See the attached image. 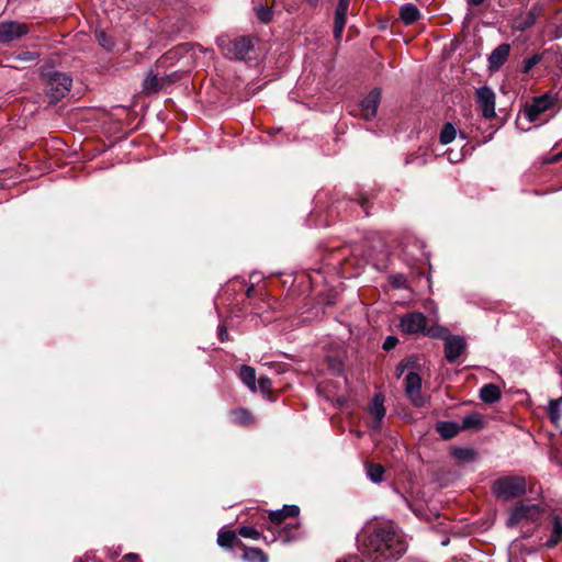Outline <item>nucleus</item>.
Segmentation results:
<instances>
[{"label": "nucleus", "instance_id": "nucleus-34", "mask_svg": "<svg viewBox=\"0 0 562 562\" xmlns=\"http://www.w3.org/2000/svg\"><path fill=\"white\" fill-rule=\"evenodd\" d=\"M542 60V55L535 54L524 61V72L528 74L536 65Z\"/></svg>", "mask_w": 562, "mask_h": 562}, {"label": "nucleus", "instance_id": "nucleus-25", "mask_svg": "<svg viewBox=\"0 0 562 562\" xmlns=\"http://www.w3.org/2000/svg\"><path fill=\"white\" fill-rule=\"evenodd\" d=\"M457 136V130L451 123H446L440 132V143L447 145Z\"/></svg>", "mask_w": 562, "mask_h": 562}, {"label": "nucleus", "instance_id": "nucleus-16", "mask_svg": "<svg viewBox=\"0 0 562 562\" xmlns=\"http://www.w3.org/2000/svg\"><path fill=\"white\" fill-rule=\"evenodd\" d=\"M501 396H502V392H501L499 386L496 384H493V383L485 384L480 390V398L484 403H488V404L495 403V402L499 401Z\"/></svg>", "mask_w": 562, "mask_h": 562}, {"label": "nucleus", "instance_id": "nucleus-43", "mask_svg": "<svg viewBox=\"0 0 562 562\" xmlns=\"http://www.w3.org/2000/svg\"><path fill=\"white\" fill-rule=\"evenodd\" d=\"M127 561L138 562V555L135 553H128L124 557Z\"/></svg>", "mask_w": 562, "mask_h": 562}, {"label": "nucleus", "instance_id": "nucleus-11", "mask_svg": "<svg viewBox=\"0 0 562 562\" xmlns=\"http://www.w3.org/2000/svg\"><path fill=\"white\" fill-rule=\"evenodd\" d=\"M381 93L380 90L373 89L364 97L359 105L360 115L364 120H370L376 115L378 106L380 104Z\"/></svg>", "mask_w": 562, "mask_h": 562}, {"label": "nucleus", "instance_id": "nucleus-22", "mask_svg": "<svg viewBox=\"0 0 562 562\" xmlns=\"http://www.w3.org/2000/svg\"><path fill=\"white\" fill-rule=\"evenodd\" d=\"M243 558L246 562H268V557L257 548H246Z\"/></svg>", "mask_w": 562, "mask_h": 562}, {"label": "nucleus", "instance_id": "nucleus-44", "mask_svg": "<svg viewBox=\"0 0 562 562\" xmlns=\"http://www.w3.org/2000/svg\"><path fill=\"white\" fill-rule=\"evenodd\" d=\"M469 3L473 4V5H479L481 4L484 0H468Z\"/></svg>", "mask_w": 562, "mask_h": 562}, {"label": "nucleus", "instance_id": "nucleus-42", "mask_svg": "<svg viewBox=\"0 0 562 562\" xmlns=\"http://www.w3.org/2000/svg\"><path fill=\"white\" fill-rule=\"evenodd\" d=\"M218 336H220L221 341L227 340V338H228L227 329L225 327H220Z\"/></svg>", "mask_w": 562, "mask_h": 562}, {"label": "nucleus", "instance_id": "nucleus-10", "mask_svg": "<svg viewBox=\"0 0 562 562\" xmlns=\"http://www.w3.org/2000/svg\"><path fill=\"white\" fill-rule=\"evenodd\" d=\"M539 515L540 507L538 505H519L512 510L507 524L513 527L525 519L536 520Z\"/></svg>", "mask_w": 562, "mask_h": 562}, {"label": "nucleus", "instance_id": "nucleus-20", "mask_svg": "<svg viewBox=\"0 0 562 562\" xmlns=\"http://www.w3.org/2000/svg\"><path fill=\"white\" fill-rule=\"evenodd\" d=\"M240 379L250 389V391H257L255 369L248 366H243L240 368Z\"/></svg>", "mask_w": 562, "mask_h": 562}, {"label": "nucleus", "instance_id": "nucleus-32", "mask_svg": "<svg viewBox=\"0 0 562 562\" xmlns=\"http://www.w3.org/2000/svg\"><path fill=\"white\" fill-rule=\"evenodd\" d=\"M296 525L293 524H286L283 526V528L279 531V537L284 542H289L295 538V536L291 532L292 529H295Z\"/></svg>", "mask_w": 562, "mask_h": 562}, {"label": "nucleus", "instance_id": "nucleus-21", "mask_svg": "<svg viewBox=\"0 0 562 562\" xmlns=\"http://www.w3.org/2000/svg\"><path fill=\"white\" fill-rule=\"evenodd\" d=\"M562 540V521L555 517L553 520V527L551 530V536L547 540L546 546L549 548L555 547Z\"/></svg>", "mask_w": 562, "mask_h": 562}, {"label": "nucleus", "instance_id": "nucleus-30", "mask_svg": "<svg viewBox=\"0 0 562 562\" xmlns=\"http://www.w3.org/2000/svg\"><path fill=\"white\" fill-rule=\"evenodd\" d=\"M257 18L262 23H270L273 19V10L270 7L260 5L256 8Z\"/></svg>", "mask_w": 562, "mask_h": 562}, {"label": "nucleus", "instance_id": "nucleus-9", "mask_svg": "<svg viewBox=\"0 0 562 562\" xmlns=\"http://www.w3.org/2000/svg\"><path fill=\"white\" fill-rule=\"evenodd\" d=\"M476 99L479 106L482 110L483 116L492 119L495 116V93L494 91L484 86L476 90Z\"/></svg>", "mask_w": 562, "mask_h": 562}, {"label": "nucleus", "instance_id": "nucleus-40", "mask_svg": "<svg viewBox=\"0 0 562 562\" xmlns=\"http://www.w3.org/2000/svg\"><path fill=\"white\" fill-rule=\"evenodd\" d=\"M19 60L23 61H33L36 58V55L31 52H25L16 56Z\"/></svg>", "mask_w": 562, "mask_h": 562}, {"label": "nucleus", "instance_id": "nucleus-26", "mask_svg": "<svg viewBox=\"0 0 562 562\" xmlns=\"http://www.w3.org/2000/svg\"><path fill=\"white\" fill-rule=\"evenodd\" d=\"M384 469L380 464H368L367 475L373 483H380L383 480Z\"/></svg>", "mask_w": 562, "mask_h": 562}, {"label": "nucleus", "instance_id": "nucleus-24", "mask_svg": "<svg viewBox=\"0 0 562 562\" xmlns=\"http://www.w3.org/2000/svg\"><path fill=\"white\" fill-rule=\"evenodd\" d=\"M232 418L235 424L248 425L251 424L254 418L250 413L244 408H237L232 412Z\"/></svg>", "mask_w": 562, "mask_h": 562}, {"label": "nucleus", "instance_id": "nucleus-45", "mask_svg": "<svg viewBox=\"0 0 562 562\" xmlns=\"http://www.w3.org/2000/svg\"><path fill=\"white\" fill-rule=\"evenodd\" d=\"M311 5L316 7L321 2V0H306Z\"/></svg>", "mask_w": 562, "mask_h": 562}, {"label": "nucleus", "instance_id": "nucleus-15", "mask_svg": "<svg viewBox=\"0 0 562 562\" xmlns=\"http://www.w3.org/2000/svg\"><path fill=\"white\" fill-rule=\"evenodd\" d=\"M300 508L296 505H284L282 509L271 512L269 518L272 524L280 525L288 517H296Z\"/></svg>", "mask_w": 562, "mask_h": 562}, {"label": "nucleus", "instance_id": "nucleus-36", "mask_svg": "<svg viewBox=\"0 0 562 562\" xmlns=\"http://www.w3.org/2000/svg\"><path fill=\"white\" fill-rule=\"evenodd\" d=\"M97 38L101 46H103L105 49H111L113 47V41L106 36V34L103 31L97 32Z\"/></svg>", "mask_w": 562, "mask_h": 562}, {"label": "nucleus", "instance_id": "nucleus-4", "mask_svg": "<svg viewBox=\"0 0 562 562\" xmlns=\"http://www.w3.org/2000/svg\"><path fill=\"white\" fill-rule=\"evenodd\" d=\"M555 102L557 94L547 92L538 98H535L531 104L526 105L524 113L530 122H535L540 117L542 113L553 108Z\"/></svg>", "mask_w": 562, "mask_h": 562}, {"label": "nucleus", "instance_id": "nucleus-29", "mask_svg": "<svg viewBox=\"0 0 562 562\" xmlns=\"http://www.w3.org/2000/svg\"><path fill=\"white\" fill-rule=\"evenodd\" d=\"M452 454L456 459L464 462H470L475 459V452L472 449L457 448L453 449Z\"/></svg>", "mask_w": 562, "mask_h": 562}, {"label": "nucleus", "instance_id": "nucleus-39", "mask_svg": "<svg viewBox=\"0 0 562 562\" xmlns=\"http://www.w3.org/2000/svg\"><path fill=\"white\" fill-rule=\"evenodd\" d=\"M345 25H346L345 22H336L335 21L334 36L336 40H340Z\"/></svg>", "mask_w": 562, "mask_h": 562}, {"label": "nucleus", "instance_id": "nucleus-1", "mask_svg": "<svg viewBox=\"0 0 562 562\" xmlns=\"http://www.w3.org/2000/svg\"><path fill=\"white\" fill-rule=\"evenodd\" d=\"M368 547L376 562L396 561L406 550L405 543L389 527L376 529Z\"/></svg>", "mask_w": 562, "mask_h": 562}, {"label": "nucleus", "instance_id": "nucleus-47", "mask_svg": "<svg viewBox=\"0 0 562 562\" xmlns=\"http://www.w3.org/2000/svg\"><path fill=\"white\" fill-rule=\"evenodd\" d=\"M449 160H451V161H458V160H459V158L453 159L452 157H449Z\"/></svg>", "mask_w": 562, "mask_h": 562}, {"label": "nucleus", "instance_id": "nucleus-35", "mask_svg": "<svg viewBox=\"0 0 562 562\" xmlns=\"http://www.w3.org/2000/svg\"><path fill=\"white\" fill-rule=\"evenodd\" d=\"M348 7L349 5L345 4V2L337 4L336 11H335V21L336 22H345L346 23V15H347Z\"/></svg>", "mask_w": 562, "mask_h": 562}, {"label": "nucleus", "instance_id": "nucleus-5", "mask_svg": "<svg viewBox=\"0 0 562 562\" xmlns=\"http://www.w3.org/2000/svg\"><path fill=\"white\" fill-rule=\"evenodd\" d=\"M218 44L227 56L236 59H244L252 48L251 41L247 37H239L235 41L223 38Z\"/></svg>", "mask_w": 562, "mask_h": 562}, {"label": "nucleus", "instance_id": "nucleus-2", "mask_svg": "<svg viewBox=\"0 0 562 562\" xmlns=\"http://www.w3.org/2000/svg\"><path fill=\"white\" fill-rule=\"evenodd\" d=\"M493 492L497 498L513 499L525 494L526 481L521 476L501 477L494 482Z\"/></svg>", "mask_w": 562, "mask_h": 562}, {"label": "nucleus", "instance_id": "nucleus-23", "mask_svg": "<svg viewBox=\"0 0 562 562\" xmlns=\"http://www.w3.org/2000/svg\"><path fill=\"white\" fill-rule=\"evenodd\" d=\"M424 334L430 338H440L443 340L450 336L449 329L438 324L431 325L429 327L426 326Z\"/></svg>", "mask_w": 562, "mask_h": 562}, {"label": "nucleus", "instance_id": "nucleus-14", "mask_svg": "<svg viewBox=\"0 0 562 562\" xmlns=\"http://www.w3.org/2000/svg\"><path fill=\"white\" fill-rule=\"evenodd\" d=\"M369 413L374 417V420L371 424V427L374 429H379L380 425L385 416L384 397L382 394H376L373 397V400L369 406Z\"/></svg>", "mask_w": 562, "mask_h": 562}, {"label": "nucleus", "instance_id": "nucleus-8", "mask_svg": "<svg viewBox=\"0 0 562 562\" xmlns=\"http://www.w3.org/2000/svg\"><path fill=\"white\" fill-rule=\"evenodd\" d=\"M427 318L423 313L414 312L405 314L401 317L400 326L406 334L424 333L426 329Z\"/></svg>", "mask_w": 562, "mask_h": 562}, {"label": "nucleus", "instance_id": "nucleus-37", "mask_svg": "<svg viewBox=\"0 0 562 562\" xmlns=\"http://www.w3.org/2000/svg\"><path fill=\"white\" fill-rule=\"evenodd\" d=\"M259 389L263 393H269L271 390V381L269 378L260 376L258 380Z\"/></svg>", "mask_w": 562, "mask_h": 562}, {"label": "nucleus", "instance_id": "nucleus-3", "mask_svg": "<svg viewBox=\"0 0 562 562\" xmlns=\"http://www.w3.org/2000/svg\"><path fill=\"white\" fill-rule=\"evenodd\" d=\"M72 79L64 72H53L46 83V93L52 102H58L71 88Z\"/></svg>", "mask_w": 562, "mask_h": 562}, {"label": "nucleus", "instance_id": "nucleus-28", "mask_svg": "<svg viewBox=\"0 0 562 562\" xmlns=\"http://www.w3.org/2000/svg\"><path fill=\"white\" fill-rule=\"evenodd\" d=\"M236 539V533L233 530L220 531L217 536V543L222 548H231L234 540Z\"/></svg>", "mask_w": 562, "mask_h": 562}, {"label": "nucleus", "instance_id": "nucleus-17", "mask_svg": "<svg viewBox=\"0 0 562 562\" xmlns=\"http://www.w3.org/2000/svg\"><path fill=\"white\" fill-rule=\"evenodd\" d=\"M436 430L443 439H450L458 435L461 428L453 422H440L436 425Z\"/></svg>", "mask_w": 562, "mask_h": 562}, {"label": "nucleus", "instance_id": "nucleus-18", "mask_svg": "<svg viewBox=\"0 0 562 562\" xmlns=\"http://www.w3.org/2000/svg\"><path fill=\"white\" fill-rule=\"evenodd\" d=\"M401 19L406 25L413 24L420 16V11L415 4L407 3L401 8Z\"/></svg>", "mask_w": 562, "mask_h": 562}, {"label": "nucleus", "instance_id": "nucleus-33", "mask_svg": "<svg viewBox=\"0 0 562 562\" xmlns=\"http://www.w3.org/2000/svg\"><path fill=\"white\" fill-rule=\"evenodd\" d=\"M239 535L244 538H249V539H254V540H258L260 539V532L250 527V526H243L239 528Z\"/></svg>", "mask_w": 562, "mask_h": 562}, {"label": "nucleus", "instance_id": "nucleus-27", "mask_svg": "<svg viewBox=\"0 0 562 562\" xmlns=\"http://www.w3.org/2000/svg\"><path fill=\"white\" fill-rule=\"evenodd\" d=\"M561 398L550 400L548 403V414L552 422H558L561 417Z\"/></svg>", "mask_w": 562, "mask_h": 562}, {"label": "nucleus", "instance_id": "nucleus-13", "mask_svg": "<svg viewBox=\"0 0 562 562\" xmlns=\"http://www.w3.org/2000/svg\"><path fill=\"white\" fill-rule=\"evenodd\" d=\"M510 45H498L488 56V69L492 71L498 70L509 56Z\"/></svg>", "mask_w": 562, "mask_h": 562}, {"label": "nucleus", "instance_id": "nucleus-38", "mask_svg": "<svg viewBox=\"0 0 562 562\" xmlns=\"http://www.w3.org/2000/svg\"><path fill=\"white\" fill-rule=\"evenodd\" d=\"M397 341H398V340H397V338H396V337H394V336H389V337H386V339H385V340H384V342H383V348H384L385 350H391V349H393V348L396 346Z\"/></svg>", "mask_w": 562, "mask_h": 562}, {"label": "nucleus", "instance_id": "nucleus-12", "mask_svg": "<svg viewBox=\"0 0 562 562\" xmlns=\"http://www.w3.org/2000/svg\"><path fill=\"white\" fill-rule=\"evenodd\" d=\"M467 346L465 339L461 336H449L445 340V357L452 363L454 362L464 351Z\"/></svg>", "mask_w": 562, "mask_h": 562}, {"label": "nucleus", "instance_id": "nucleus-46", "mask_svg": "<svg viewBox=\"0 0 562 562\" xmlns=\"http://www.w3.org/2000/svg\"><path fill=\"white\" fill-rule=\"evenodd\" d=\"M342 2H345V4H347V5H349L350 0H339L338 1V3H342Z\"/></svg>", "mask_w": 562, "mask_h": 562}, {"label": "nucleus", "instance_id": "nucleus-6", "mask_svg": "<svg viewBox=\"0 0 562 562\" xmlns=\"http://www.w3.org/2000/svg\"><path fill=\"white\" fill-rule=\"evenodd\" d=\"M422 378L415 372H409L405 376V393L412 404L422 407L427 403V398L422 394Z\"/></svg>", "mask_w": 562, "mask_h": 562}, {"label": "nucleus", "instance_id": "nucleus-7", "mask_svg": "<svg viewBox=\"0 0 562 562\" xmlns=\"http://www.w3.org/2000/svg\"><path fill=\"white\" fill-rule=\"evenodd\" d=\"M30 32L27 24L18 21H5L0 23V43L5 44L18 40Z\"/></svg>", "mask_w": 562, "mask_h": 562}, {"label": "nucleus", "instance_id": "nucleus-31", "mask_svg": "<svg viewBox=\"0 0 562 562\" xmlns=\"http://www.w3.org/2000/svg\"><path fill=\"white\" fill-rule=\"evenodd\" d=\"M158 88H159L158 77L156 75L149 74L144 79V90H146L147 92H155L158 90Z\"/></svg>", "mask_w": 562, "mask_h": 562}, {"label": "nucleus", "instance_id": "nucleus-41", "mask_svg": "<svg viewBox=\"0 0 562 562\" xmlns=\"http://www.w3.org/2000/svg\"><path fill=\"white\" fill-rule=\"evenodd\" d=\"M407 368V364L404 362L398 363L396 367V378H401V375L404 373L405 369Z\"/></svg>", "mask_w": 562, "mask_h": 562}, {"label": "nucleus", "instance_id": "nucleus-19", "mask_svg": "<svg viewBox=\"0 0 562 562\" xmlns=\"http://www.w3.org/2000/svg\"><path fill=\"white\" fill-rule=\"evenodd\" d=\"M483 427V418L479 413H472L462 418L461 429H480Z\"/></svg>", "mask_w": 562, "mask_h": 562}]
</instances>
